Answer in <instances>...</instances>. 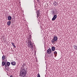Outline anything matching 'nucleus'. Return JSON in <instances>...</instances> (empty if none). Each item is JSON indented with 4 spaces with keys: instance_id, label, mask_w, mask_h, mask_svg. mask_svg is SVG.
I'll return each instance as SVG.
<instances>
[{
    "instance_id": "nucleus-14",
    "label": "nucleus",
    "mask_w": 77,
    "mask_h": 77,
    "mask_svg": "<svg viewBox=\"0 0 77 77\" xmlns=\"http://www.w3.org/2000/svg\"><path fill=\"white\" fill-rule=\"evenodd\" d=\"M51 42L52 44H53V43H54L55 42V41H56L54 39H52L51 40Z\"/></svg>"
},
{
    "instance_id": "nucleus-13",
    "label": "nucleus",
    "mask_w": 77,
    "mask_h": 77,
    "mask_svg": "<svg viewBox=\"0 0 77 77\" xmlns=\"http://www.w3.org/2000/svg\"><path fill=\"white\" fill-rule=\"evenodd\" d=\"M11 44L13 45V47H14V48H16V46H15V43H13L12 42H11Z\"/></svg>"
},
{
    "instance_id": "nucleus-21",
    "label": "nucleus",
    "mask_w": 77,
    "mask_h": 77,
    "mask_svg": "<svg viewBox=\"0 0 77 77\" xmlns=\"http://www.w3.org/2000/svg\"><path fill=\"white\" fill-rule=\"evenodd\" d=\"M55 5H57V2H55Z\"/></svg>"
},
{
    "instance_id": "nucleus-12",
    "label": "nucleus",
    "mask_w": 77,
    "mask_h": 77,
    "mask_svg": "<svg viewBox=\"0 0 77 77\" xmlns=\"http://www.w3.org/2000/svg\"><path fill=\"white\" fill-rule=\"evenodd\" d=\"M7 66H9L11 65V63L9 62H7L6 63Z\"/></svg>"
},
{
    "instance_id": "nucleus-16",
    "label": "nucleus",
    "mask_w": 77,
    "mask_h": 77,
    "mask_svg": "<svg viewBox=\"0 0 77 77\" xmlns=\"http://www.w3.org/2000/svg\"><path fill=\"white\" fill-rule=\"evenodd\" d=\"M57 52H56V51H55L54 53V54H55L56 56H57Z\"/></svg>"
},
{
    "instance_id": "nucleus-22",
    "label": "nucleus",
    "mask_w": 77,
    "mask_h": 77,
    "mask_svg": "<svg viewBox=\"0 0 77 77\" xmlns=\"http://www.w3.org/2000/svg\"><path fill=\"white\" fill-rule=\"evenodd\" d=\"M10 77H14L12 75H11Z\"/></svg>"
},
{
    "instance_id": "nucleus-15",
    "label": "nucleus",
    "mask_w": 77,
    "mask_h": 77,
    "mask_svg": "<svg viewBox=\"0 0 77 77\" xmlns=\"http://www.w3.org/2000/svg\"><path fill=\"white\" fill-rule=\"evenodd\" d=\"M5 58V56L4 55H3V56L2 57V60H4Z\"/></svg>"
},
{
    "instance_id": "nucleus-7",
    "label": "nucleus",
    "mask_w": 77,
    "mask_h": 77,
    "mask_svg": "<svg viewBox=\"0 0 77 77\" xmlns=\"http://www.w3.org/2000/svg\"><path fill=\"white\" fill-rule=\"evenodd\" d=\"M11 65L13 66H15L16 65V62L15 61L12 62L11 63Z\"/></svg>"
},
{
    "instance_id": "nucleus-17",
    "label": "nucleus",
    "mask_w": 77,
    "mask_h": 77,
    "mask_svg": "<svg viewBox=\"0 0 77 77\" xmlns=\"http://www.w3.org/2000/svg\"><path fill=\"white\" fill-rule=\"evenodd\" d=\"M4 62L5 64H6L7 63V59H5Z\"/></svg>"
},
{
    "instance_id": "nucleus-19",
    "label": "nucleus",
    "mask_w": 77,
    "mask_h": 77,
    "mask_svg": "<svg viewBox=\"0 0 77 77\" xmlns=\"http://www.w3.org/2000/svg\"><path fill=\"white\" fill-rule=\"evenodd\" d=\"M37 77H41V76H40V75L39 73H38L37 75Z\"/></svg>"
},
{
    "instance_id": "nucleus-11",
    "label": "nucleus",
    "mask_w": 77,
    "mask_h": 77,
    "mask_svg": "<svg viewBox=\"0 0 77 77\" xmlns=\"http://www.w3.org/2000/svg\"><path fill=\"white\" fill-rule=\"evenodd\" d=\"M11 19H12V17L11 16H8V20L9 21H10V20H11Z\"/></svg>"
},
{
    "instance_id": "nucleus-4",
    "label": "nucleus",
    "mask_w": 77,
    "mask_h": 77,
    "mask_svg": "<svg viewBox=\"0 0 77 77\" xmlns=\"http://www.w3.org/2000/svg\"><path fill=\"white\" fill-rule=\"evenodd\" d=\"M2 66H5H5L6 67H8V66L7 65V64H6L5 63V62L4 61H2Z\"/></svg>"
},
{
    "instance_id": "nucleus-23",
    "label": "nucleus",
    "mask_w": 77,
    "mask_h": 77,
    "mask_svg": "<svg viewBox=\"0 0 77 77\" xmlns=\"http://www.w3.org/2000/svg\"><path fill=\"white\" fill-rule=\"evenodd\" d=\"M37 2H39V0H37Z\"/></svg>"
},
{
    "instance_id": "nucleus-9",
    "label": "nucleus",
    "mask_w": 77,
    "mask_h": 77,
    "mask_svg": "<svg viewBox=\"0 0 77 77\" xmlns=\"http://www.w3.org/2000/svg\"><path fill=\"white\" fill-rule=\"evenodd\" d=\"M55 47L54 46H53L51 48V49L52 51H54L55 50Z\"/></svg>"
},
{
    "instance_id": "nucleus-6",
    "label": "nucleus",
    "mask_w": 77,
    "mask_h": 77,
    "mask_svg": "<svg viewBox=\"0 0 77 77\" xmlns=\"http://www.w3.org/2000/svg\"><path fill=\"white\" fill-rule=\"evenodd\" d=\"M56 18H57V15H55L52 19V21H54L56 19Z\"/></svg>"
},
{
    "instance_id": "nucleus-3",
    "label": "nucleus",
    "mask_w": 77,
    "mask_h": 77,
    "mask_svg": "<svg viewBox=\"0 0 77 77\" xmlns=\"http://www.w3.org/2000/svg\"><path fill=\"white\" fill-rule=\"evenodd\" d=\"M40 11L39 10H38L37 12H36L37 18H38L39 17V18H40V17H39V16H40L41 15V14H40Z\"/></svg>"
},
{
    "instance_id": "nucleus-2",
    "label": "nucleus",
    "mask_w": 77,
    "mask_h": 77,
    "mask_svg": "<svg viewBox=\"0 0 77 77\" xmlns=\"http://www.w3.org/2000/svg\"><path fill=\"white\" fill-rule=\"evenodd\" d=\"M31 39V36H29V38L28 39L29 40L28 41V46H29V47H30V48H33V44H32V42H31V41L30 40H30Z\"/></svg>"
},
{
    "instance_id": "nucleus-8",
    "label": "nucleus",
    "mask_w": 77,
    "mask_h": 77,
    "mask_svg": "<svg viewBox=\"0 0 77 77\" xmlns=\"http://www.w3.org/2000/svg\"><path fill=\"white\" fill-rule=\"evenodd\" d=\"M53 39H54L55 41H57V37L56 36H54L53 37Z\"/></svg>"
},
{
    "instance_id": "nucleus-20",
    "label": "nucleus",
    "mask_w": 77,
    "mask_h": 77,
    "mask_svg": "<svg viewBox=\"0 0 77 77\" xmlns=\"http://www.w3.org/2000/svg\"><path fill=\"white\" fill-rule=\"evenodd\" d=\"M75 49H76V50H77V47L76 46H75Z\"/></svg>"
},
{
    "instance_id": "nucleus-18",
    "label": "nucleus",
    "mask_w": 77,
    "mask_h": 77,
    "mask_svg": "<svg viewBox=\"0 0 77 77\" xmlns=\"http://www.w3.org/2000/svg\"><path fill=\"white\" fill-rule=\"evenodd\" d=\"M52 13L53 15H54L55 14H54V11L52 10Z\"/></svg>"
},
{
    "instance_id": "nucleus-10",
    "label": "nucleus",
    "mask_w": 77,
    "mask_h": 77,
    "mask_svg": "<svg viewBox=\"0 0 77 77\" xmlns=\"http://www.w3.org/2000/svg\"><path fill=\"white\" fill-rule=\"evenodd\" d=\"M11 21H9L7 22V24L8 26H10L11 25Z\"/></svg>"
},
{
    "instance_id": "nucleus-5",
    "label": "nucleus",
    "mask_w": 77,
    "mask_h": 77,
    "mask_svg": "<svg viewBox=\"0 0 77 77\" xmlns=\"http://www.w3.org/2000/svg\"><path fill=\"white\" fill-rule=\"evenodd\" d=\"M52 51L51 49L49 48L47 50V52L48 54H50L51 53Z\"/></svg>"
},
{
    "instance_id": "nucleus-1",
    "label": "nucleus",
    "mask_w": 77,
    "mask_h": 77,
    "mask_svg": "<svg viewBox=\"0 0 77 77\" xmlns=\"http://www.w3.org/2000/svg\"><path fill=\"white\" fill-rule=\"evenodd\" d=\"M27 74V71L24 69V68L23 67L22 69L20 70V77H26V74Z\"/></svg>"
}]
</instances>
